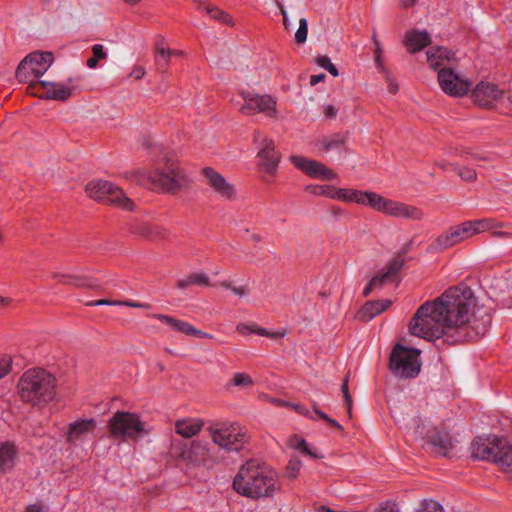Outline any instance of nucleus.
Masks as SVG:
<instances>
[{
    "instance_id": "1",
    "label": "nucleus",
    "mask_w": 512,
    "mask_h": 512,
    "mask_svg": "<svg viewBox=\"0 0 512 512\" xmlns=\"http://www.w3.org/2000/svg\"><path fill=\"white\" fill-rule=\"evenodd\" d=\"M476 308V299L468 286H455L434 301L423 303L409 322L412 335L426 339H443L449 344L476 340L491 324L490 314Z\"/></svg>"
},
{
    "instance_id": "2",
    "label": "nucleus",
    "mask_w": 512,
    "mask_h": 512,
    "mask_svg": "<svg viewBox=\"0 0 512 512\" xmlns=\"http://www.w3.org/2000/svg\"><path fill=\"white\" fill-rule=\"evenodd\" d=\"M234 490L258 500L272 496L280 489L277 473L265 464L250 460L243 464L233 480Z\"/></svg>"
},
{
    "instance_id": "3",
    "label": "nucleus",
    "mask_w": 512,
    "mask_h": 512,
    "mask_svg": "<svg viewBox=\"0 0 512 512\" xmlns=\"http://www.w3.org/2000/svg\"><path fill=\"white\" fill-rule=\"evenodd\" d=\"M18 394L22 401L32 406H42L56 395V378L42 368L29 369L20 377Z\"/></svg>"
},
{
    "instance_id": "4",
    "label": "nucleus",
    "mask_w": 512,
    "mask_h": 512,
    "mask_svg": "<svg viewBox=\"0 0 512 512\" xmlns=\"http://www.w3.org/2000/svg\"><path fill=\"white\" fill-rule=\"evenodd\" d=\"M150 154L155 157L156 168L148 175L152 187L162 192L176 193L185 184L186 178L179 165L167 158L164 148L159 144H148Z\"/></svg>"
},
{
    "instance_id": "5",
    "label": "nucleus",
    "mask_w": 512,
    "mask_h": 512,
    "mask_svg": "<svg viewBox=\"0 0 512 512\" xmlns=\"http://www.w3.org/2000/svg\"><path fill=\"white\" fill-rule=\"evenodd\" d=\"M108 430L117 440L136 441L151 432L148 424L137 413L116 411L108 421Z\"/></svg>"
},
{
    "instance_id": "6",
    "label": "nucleus",
    "mask_w": 512,
    "mask_h": 512,
    "mask_svg": "<svg viewBox=\"0 0 512 512\" xmlns=\"http://www.w3.org/2000/svg\"><path fill=\"white\" fill-rule=\"evenodd\" d=\"M419 356L420 350L397 344L390 355V369L392 373L404 379L416 377L421 368Z\"/></svg>"
},
{
    "instance_id": "7",
    "label": "nucleus",
    "mask_w": 512,
    "mask_h": 512,
    "mask_svg": "<svg viewBox=\"0 0 512 512\" xmlns=\"http://www.w3.org/2000/svg\"><path fill=\"white\" fill-rule=\"evenodd\" d=\"M209 431L216 445L230 451H240L249 439L247 430L238 423L212 426Z\"/></svg>"
},
{
    "instance_id": "8",
    "label": "nucleus",
    "mask_w": 512,
    "mask_h": 512,
    "mask_svg": "<svg viewBox=\"0 0 512 512\" xmlns=\"http://www.w3.org/2000/svg\"><path fill=\"white\" fill-rule=\"evenodd\" d=\"M87 195L97 201L110 203L125 210L133 209V202L122 189L106 180H93L86 185Z\"/></svg>"
},
{
    "instance_id": "9",
    "label": "nucleus",
    "mask_w": 512,
    "mask_h": 512,
    "mask_svg": "<svg viewBox=\"0 0 512 512\" xmlns=\"http://www.w3.org/2000/svg\"><path fill=\"white\" fill-rule=\"evenodd\" d=\"M53 60L51 52H32L18 65L16 77L20 82H32L46 73Z\"/></svg>"
},
{
    "instance_id": "10",
    "label": "nucleus",
    "mask_w": 512,
    "mask_h": 512,
    "mask_svg": "<svg viewBox=\"0 0 512 512\" xmlns=\"http://www.w3.org/2000/svg\"><path fill=\"white\" fill-rule=\"evenodd\" d=\"M373 210L394 218L421 220L424 213L418 207L392 200L377 193L374 196Z\"/></svg>"
},
{
    "instance_id": "11",
    "label": "nucleus",
    "mask_w": 512,
    "mask_h": 512,
    "mask_svg": "<svg viewBox=\"0 0 512 512\" xmlns=\"http://www.w3.org/2000/svg\"><path fill=\"white\" fill-rule=\"evenodd\" d=\"M254 142L257 145L258 167L268 175H275L279 162L281 160L280 153L276 150L274 141L259 131L254 133Z\"/></svg>"
},
{
    "instance_id": "12",
    "label": "nucleus",
    "mask_w": 512,
    "mask_h": 512,
    "mask_svg": "<svg viewBox=\"0 0 512 512\" xmlns=\"http://www.w3.org/2000/svg\"><path fill=\"white\" fill-rule=\"evenodd\" d=\"M472 233L468 222L465 221L459 225L453 226L440 234L427 248L430 253H439L447 250L469 238Z\"/></svg>"
},
{
    "instance_id": "13",
    "label": "nucleus",
    "mask_w": 512,
    "mask_h": 512,
    "mask_svg": "<svg viewBox=\"0 0 512 512\" xmlns=\"http://www.w3.org/2000/svg\"><path fill=\"white\" fill-rule=\"evenodd\" d=\"M35 84L43 89L41 98L56 101H66L82 91L78 78H69L65 82L36 81Z\"/></svg>"
},
{
    "instance_id": "14",
    "label": "nucleus",
    "mask_w": 512,
    "mask_h": 512,
    "mask_svg": "<svg viewBox=\"0 0 512 512\" xmlns=\"http://www.w3.org/2000/svg\"><path fill=\"white\" fill-rule=\"evenodd\" d=\"M244 104L239 111L244 115H253L255 113H264L269 117L276 114V100L270 95H260L253 92H241Z\"/></svg>"
},
{
    "instance_id": "15",
    "label": "nucleus",
    "mask_w": 512,
    "mask_h": 512,
    "mask_svg": "<svg viewBox=\"0 0 512 512\" xmlns=\"http://www.w3.org/2000/svg\"><path fill=\"white\" fill-rule=\"evenodd\" d=\"M170 454L187 465L196 466L205 461L207 449L202 443L197 441L191 444L174 442L171 445Z\"/></svg>"
},
{
    "instance_id": "16",
    "label": "nucleus",
    "mask_w": 512,
    "mask_h": 512,
    "mask_svg": "<svg viewBox=\"0 0 512 512\" xmlns=\"http://www.w3.org/2000/svg\"><path fill=\"white\" fill-rule=\"evenodd\" d=\"M438 82L441 89L450 96L462 97L468 93L471 82L460 77L452 68H442L438 71Z\"/></svg>"
},
{
    "instance_id": "17",
    "label": "nucleus",
    "mask_w": 512,
    "mask_h": 512,
    "mask_svg": "<svg viewBox=\"0 0 512 512\" xmlns=\"http://www.w3.org/2000/svg\"><path fill=\"white\" fill-rule=\"evenodd\" d=\"M289 159L296 168L311 178L320 180H333L337 178V174L333 170L316 160L298 155H292Z\"/></svg>"
},
{
    "instance_id": "18",
    "label": "nucleus",
    "mask_w": 512,
    "mask_h": 512,
    "mask_svg": "<svg viewBox=\"0 0 512 512\" xmlns=\"http://www.w3.org/2000/svg\"><path fill=\"white\" fill-rule=\"evenodd\" d=\"M206 185L209 186L221 199L232 200L236 197V189L224 176L212 167L202 170Z\"/></svg>"
},
{
    "instance_id": "19",
    "label": "nucleus",
    "mask_w": 512,
    "mask_h": 512,
    "mask_svg": "<svg viewBox=\"0 0 512 512\" xmlns=\"http://www.w3.org/2000/svg\"><path fill=\"white\" fill-rule=\"evenodd\" d=\"M504 439L497 436L492 438L477 437L471 445L472 454L480 460H491L496 463L498 448L503 444Z\"/></svg>"
},
{
    "instance_id": "20",
    "label": "nucleus",
    "mask_w": 512,
    "mask_h": 512,
    "mask_svg": "<svg viewBox=\"0 0 512 512\" xmlns=\"http://www.w3.org/2000/svg\"><path fill=\"white\" fill-rule=\"evenodd\" d=\"M503 95V91L495 84L480 82L472 91V98L481 107L490 108Z\"/></svg>"
},
{
    "instance_id": "21",
    "label": "nucleus",
    "mask_w": 512,
    "mask_h": 512,
    "mask_svg": "<svg viewBox=\"0 0 512 512\" xmlns=\"http://www.w3.org/2000/svg\"><path fill=\"white\" fill-rule=\"evenodd\" d=\"M374 196H377L376 192L372 191H361L357 189L348 188H336L332 199L339 200L346 203H356L365 206H369L373 209Z\"/></svg>"
},
{
    "instance_id": "22",
    "label": "nucleus",
    "mask_w": 512,
    "mask_h": 512,
    "mask_svg": "<svg viewBox=\"0 0 512 512\" xmlns=\"http://www.w3.org/2000/svg\"><path fill=\"white\" fill-rule=\"evenodd\" d=\"M405 259L401 256L393 258L386 267V270L380 272L372 278V285L382 287L386 284L395 283L398 280V274L403 268Z\"/></svg>"
},
{
    "instance_id": "23",
    "label": "nucleus",
    "mask_w": 512,
    "mask_h": 512,
    "mask_svg": "<svg viewBox=\"0 0 512 512\" xmlns=\"http://www.w3.org/2000/svg\"><path fill=\"white\" fill-rule=\"evenodd\" d=\"M97 427L94 419H78L69 424L66 435L67 442L75 443L93 433Z\"/></svg>"
},
{
    "instance_id": "24",
    "label": "nucleus",
    "mask_w": 512,
    "mask_h": 512,
    "mask_svg": "<svg viewBox=\"0 0 512 512\" xmlns=\"http://www.w3.org/2000/svg\"><path fill=\"white\" fill-rule=\"evenodd\" d=\"M426 55L429 66L434 70L448 68L454 57L451 51L441 46L431 47Z\"/></svg>"
},
{
    "instance_id": "25",
    "label": "nucleus",
    "mask_w": 512,
    "mask_h": 512,
    "mask_svg": "<svg viewBox=\"0 0 512 512\" xmlns=\"http://www.w3.org/2000/svg\"><path fill=\"white\" fill-rule=\"evenodd\" d=\"M204 422L199 418H183L175 422L176 433L184 438H192L203 428Z\"/></svg>"
},
{
    "instance_id": "26",
    "label": "nucleus",
    "mask_w": 512,
    "mask_h": 512,
    "mask_svg": "<svg viewBox=\"0 0 512 512\" xmlns=\"http://www.w3.org/2000/svg\"><path fill=\"white\" fill-rule=\"evenodd\" d=\"M17 458V449L14 443L6 441L0 443V475L10 471Z\"/></svg>"
},
{
    "instance_id": "27",
    "label": "nucleus",
    "mask_w": 512,
    "mask_h": 512,
    "mask_svg": "<svg viewBox=\"0 0 512 512\" xmlns=\"http://www.w3.org/2000/svg\"><path fill=\"white\" fill-rule=\"evenodd\" d=\"M431 42L430 36L426 31L412 30L406 33L405 45L411 53H416L428 46Z\"/></svg>"
},
{
    "instance_id": "28",
    "label": "nucleus",
    "mask_w": 512,
    "mask_h": 512,
    "mask_svg": "<svg viewBox=\"0 0 512 512\" xmlns=\"http://www.w3.org/2000/svg\"><path fill=\"white\" fill-rule=\"evenodd\" d=\"M392 304L391 300H377V301H368L366 302L361 310L359 311V317L363 321H369L373 319L378 314L387 310Z\"/></svg>"
},
{
    "instance_id": "29",
    "label": "nucleus",
    "mask_w": 512,
    "mask_h": 512,
    "mask_svg": "<svg viewBox=\"0 0 512 512\" xmlns=\"http://www.w3.org/2000/svg\"><path fill=\"white\" fill-rule=\"evenodd\" d=\"M428 443L431 445L432 450L440 455H447L452 447L451 437L447 432L435 431L428 437Z\"/></svg>"
},
{
    "instance_id": "30",
    "label": "nucleus",
    "mask_w": 512,
    "mask_h": 512,
    "mask_svg": "<svg viewBox=\"0 0 512 512\" xmlns=\"http://www.w3.org/2000/svg\"><path fill=\"white\" fill-rule=\"evenodd\" d=\"M346 136L342 133H334L324 136L316 142V147L329 151H341L345 148Z\"/></svg>"
},
{
    "instance_id": "31",
    "label": "nucleus",
    "mask_w": 512,
    "mask_h": 512,
    "mask_svg": "<svg viewBox=\"0 0 512 512\" xmlns=\"http://www.w3.org/2000/svg\"><path fill=\"white\" fill-rule=\"evenodd\" d=\"M470 227L472 237L476 234L503 227V223L493 218H483L478 220L467 221Z\"/></svg>"
},
{
    "instance_id": "32",
    "label": "nucleus",
    "mask_w": 512,
    "mask_h": 512,
    "mask_svg": "<svg viewBox=\"0 0 512 512\" xmlns=\"http://www.w3.org/2000/svg\"><path fill=\"white\" fill-rule=\"evenodd\" d=\"M54 278H60V282L63 284H68L76 287H88V288H94L98 286L95 280L93 279H86L80 276H74V275H62V274H54Z\"/></svg>"
},
{
    "instance_id": "33",
    "label": "nucleus",
    "mask_w": 512,
    "mask_h": 512,
    "mask_svg": "<svg viewBox=\"0 0 512 512\" xmlns=\"http://www.w3.org/2000/svg\"><path fill=\"white\" fill-rule=\"evenodd\" d=\"M172 329L185 335H192L200 338H212V335L196 329L190 323L179 319H176Z\"/></svg>"
},
{
    "instance_id": "34",
    "label": "nucleus",
    "mask_w": 512,
    "mask_h": 512,
    "mask_svg": "<svg viewBox=\"0 0 512 512\" xmlns=\"http://www.w3.org/2000/svg\"><path fill=\"white\" fill-rule=\"evenodd\" d=\"M107 52L102 44H95L92 46V57L87 60V66L90 69H95L100 60L107 58Z\"/></svg>"
},
{
    "instance_id": "35",
    "label": "nucleus",
    "mask_w": 512,
    "mask_h": 512,
    "mask_svg": "<svg viewBox=\"0 0 512 512\" xmlns=\"http://www.w3.org/2000/svg\"><path fill=\"white\" fill-rule=\"evenodd\" d=\"M336 190V187L329 186V185H307L305 187V191L317 195V196H326L328 198L332 199V195H334V192Z\"/></svg>"
},
{
    "instance_id": "36",
    "label": "nucleus",
    "mask_w": 512,
    "mask_h": 512,
    "mask_svg": "<svg viewBox=\"0 0 512 512\" xmlns=\"http://www.w3.org/2000/svg\"><path fill=\"white\" fill-rule=\"evenodd\" d=\"M231 384L240 388L251 387L254 385V380L249 374L238 372L233 375Z\"/></svg>"
},
{
    "instance_id": "37",
    "label": "nucleus",
    "mask_w": 512,
    "mask_h": 512,
    "mask_svg": "<svg viewBox=\"0 0 512 512\" xmlns=\"http://www.w3.org/2000/svg\"><path fill=\"white\" fill-rule=\"evenodd\" d=\"M415 512H444L442 505L432 499L423 500Z\"/></svg>"
},
{
    "instance_id": "38",
    "label": "nucleus",
    "mask_w": 512,
    "mask_h": 512,
    "mask_svg": "<svg viewBox=\"0 0 512 512\" xmlns=\"http://www.w3.org/2000/svg\"><path fill=\"white\" fill-rule=\"evenodd\" d=\"M206 12L209 14V16L221 23H224V24H231L232 23V20H231V17L229 14H227L226 12L222 11V10H219L218 8L216 7H210V6H207L206 7Z\"/></svg>"
},
{
    "instance_id": "39",
    "label": "nucleus",
    "mask_w": 512,
    "mask_h": 512,
    "mask_svg": "<svg viewBox=\"0 0 512 512\" xmlns=\"http://www.w3.org/2000/svg\"><path fill=\"white\" fill-rule=\"evenodd\" d=\"M308 21L305 18L299 20V27L295 33V41L297 44H303L307 40Z\"/></svg>"
},
{
    "instance_id": "40",
    "label": "nucleus",
    "mask_w": 512,
    "mask_h": 512,
    "mask_svg": "<svg viewBox=\"0 0 512 512\" xmlns=\"http://www.w3.org/2000/svg\"><path fill=\"white\" fill-rule=\"evenodd\" d=\"M150 226L148 223H135L131 226V232L138 237L149 239Z\"/></svg>"
},
{
    "instance_id": "41",
    "label": "nucleus",
    "mask_w": 512,
    "mask_h": 512,
    "mask_svg": "<svg viewBox=\"0 0 512 512\" xmlns=\"http://www.w3.org/2000/svg\"><path fill=\"white\" fill-rule=\"evenodd\" d=\"M453 170H457L459 177L466 182H473L477 178V173L473 168L453 167Z\"/></svg>"
},
{
    "instance_id": "42",
    "label": "nucleus",
    "mask_w": 512,
    "mask_h": 512,
    "mask_svg": "<svg viewBox=\"0 0 512 512\" xmlns=\"http://www.w3.org/2000/svg\"><path fill=\"white\" fill-rule=\"evenodd\" d=\"M316 63L320 67H322L325 70H327L333 76H335V77L338 76V70H337L336 66L331 62L329 57H327V56H319L316 59Z\"/></svg>"
},
{
    "instance_id": "43",
    "label": "nucleus",
    "mask_w": 512,
    "mask_h": 512,
    "mask_svg": "<svg viewBox=\"0 0 512 512\" xmlns=\"http://www.w3.org/2000/svg\"><path fill=\"white\" fill-rule=\"evenodd\" d=\"M169 231L162 226L151 225L149 240H162L167 238Z\"/></svg>"
},
{
    "instance_id": "44",
    "label": "nucleus",
    "mask_w": 512,
    "mask_h": 512,
    "mask_svg": "<svg viewBox=\"0 0 512 512\" xmlns=\"http://www.w3.org/2000/svg\"><path fill=\"white\" fill-rule=\"evenodd\" d=\"M12 366V357L7 354L0 355V379L4 378L10 371Z\"/></svg>"
},
{
    "instance_id": "45",
    "label": "nucleus",
    "mask_w": 512,
    "mask_h": 512,
    "mask_svg": "<svg viewBox=\"0 0 512 512\" xmlns=\"http://www.w3.org/2000/svg\"><path fill=\"white\" fill-rule=\"evenodd\" d=\"M192 282L193 285H200V286H211L212 284L209 281V277L206 273L203 272H197L192 273Z\"/></svg>"
},
{
    "instance_id": "46",
    "label": "nucleus",
    "mask_w": 512,
    "mask_h": 512,
    "mask_svg": "<svg viewBox=\"0 0 512 512\" xmlns=\"http://www.w3.org/2000/svg\"><path fill=\"white\" fill-rule=\"evenodd\" d=\"M341 390H342L343 397H344V400H345V403L347 406V411L349 414H351L352 397H351V395L349 393V389H348V376H346L344 378L342 386H341Z\"/></svg>"
},
{
    "instance_id": "47",
    "label": "nucleus",
    "mask_w": 512,
    "mask_h": 512,
    "mask_svg": "<svg viewBox=\"0 0 512 512\" xmlns=\"http://www.w3.org/2000/svg\"><path fill=\"white\" fill-rule=\"evenodd\" d=\"M302 463L300 460L292 459L287 466V474L290 478H295L301 469Z\"/></svg>"
},
{
    "instance_id": "48",
    "label": "nucleus",
    "mask_w": 512,
    "mask_h": 512,
    "mask_svg": "<svg viewBox=\"0 0 512 512\" xmlns=\"http://www.w3.org/2000/svg\"><path fill=\"white\" fill-rule=\"evenodd\" d=\"M172 54H174V52L170 48H165V47H157L156 48V57H157V61L159 64L161 63V61L166 63L167 59Z\"/></svg>"
},
{
    "instance_id": "49",
    "label": "nucleus",
    "mask_w": 512,
    "mask_h": 512,
    "mask_svg": "<svg viewBox=\"0 0 512 512\" xmlns=\"http://www.w3.org/2000/svg\"><path fill=\"white\" fill-rule=\"evenodd\" d=\"M152 317L159 320L161 323L170 326L171 328H173L176 321V318L165 314H153Z\"/></svg>"
},
{
    "instance_id": "50",
    "label": "nucleus",
    "mask_w": 512,
    "mask_h": 512,
    "mask_svg": "<svg viewBox=\"0 0 512 512\" xmlns=\"http://www.w3.org/2000/svg\"><path fill=\"white\" fill-rule=\"evenodd\" d=\"M275 4L280 9V12L283 16V25H284L285 29L288 30L289 29V20H288L286 9H285L284 5L282 4V2H280L279 0H275Z\"/></svg>"
},
{
    "instance_id": "51",
    "label": "nucleus",
    "mask_w": 512,
    "mask_h": 512,
    "mask_svg": "<svg viewBox=\"0 0 512 512\" xmlns=\"http://www.w3.org/2000/svg\"><path fill=\"white\" fill-rule=\"evenodd\" d=\"M118 304H120V300L112 301V300H108V299H100V300H95V301H91V302L87 303V305H89V306L118 305Z\"/></svg>"
},
{
    "instance_id": "52",
    "label": "nucleus",
    "mask_w": 512,
    "mask_h": 512,
    "mask_svg": "<svg viewBox=\"0 0 512 512\" xmlns=\"http://www.w3.org/2000/svg\"><path fill=\"white\" fill-rule=\"evenodd\" d=\"M377 512H399V510L396 504L386 502L378 508Z\"/></svg>"
},
{
    "instance_id": "53",
    "label": "nucleus",
    "mask_w": 512,
    "mask_h": 512,
    "mask_svg": "<svg viewBox=\"0 0 512 512\" xmlns=\"http://www.w3.org/2000/svg\"><path fill=\"white\" fill-rule=\"evenodd\" d=\"M297 448L300 449L303 453H305V454H307L309 456L318 457V455H316L315 453H313L309 449V447H308V445H307V443H306V441L304 439H300L298 441Z\"/></svg>"
},
{
    "instance_id": "54",
    "label": "nucleus",
    "mask_w": 512,
    "mask_h": 512,
    "mask_svg": "<svg viewBox=\"0 0 512 512\" xmlns=\"http://www.w3.org/2000/svg\"><path fill=\"white\" fill-rule=\"evenodd\" d=\"M237 331L243 335H249L255 333V326H249L246 324H238L236 327Z\"/></svg>"
},
{
    "instance_id": "55",
    "label": "nucleus",
    "mask_w": 512,
    "mask_h": 512,
    "mask_svg": "<svg viewBox=\"0 0 512 512\" xmlns=\"http://www.w3.org/2000/svg\"><path fill=\"white\" fill-rule=\"evenodd\" d=\"M118 306H127V307H133V308H149V304L145 303H139V302H133V301H120V304Z\"/></svg>"
},
{
    "instance_id": "56",
    "label": "nucleus",
    "mask_w": 512,
    "mask_h": 512,
    "mask_svg": "<svg viewBox=\"0 0 512 512\" xmlns=\"http://www.w3.org/2000/svg\"><path fill=\"white\" fill-rule=\"evenodd\" d=\"M295 409L299 414L306 416L312 420H316L315 416L313 415V410L310 411L308 408L301 405H296Z\"/></svg>"
},
{
    "instance_id": "57",
    "label": "nucleus",
    "mask_w": 512,
    "mask_h": 512,
    "mask_svg": "<svg viewBox=\"0 0 512 512\" xmlns=\"http://www.w3.org/2000/svg\"><path fill=\"white\" fill-rule=\"evenodd\" d=\"M255 334H258V335H261V336H266V337H271V338H277V337H280L282 336L283 334H280V333H270L267 329L265 328H259L257 326H255Z\"/></svg>"
},
{
    "instance_id": "58",
    "label": "nucleus",
    "mask_w": 512,
    "mask_h": 512,
    "mask_svg": "<svg viewBox=\"0 0 512 512\" xmlns=\"http://www.w3.org/2000/svg\"><path fill=\"white\" fill-rule=\"evenodd\" d=\"M337 109L333 105H326L324 106L323 113L326 118L333 119L337 115Z\"/></svg>"
},
{
    "instance_id": "59",
    "label": "nucleus",
    "mask_w": 512,
    "mask_h": 512,
    "mask_svg": "<svg viewBox=\"0 0 512 512\" xmlns=\"http://www.w3.org/2000/svg\"><path fill=\"white\" fill-rule=\"evenodd\" d=\"M193 285L191 274L186 278L180 279L177 281V287L179 289H186L187 287Z\"/></svg>"
},
{
    "instance_id": "60",
    "label": "nucleus",
    "mask_w": 512,
    "mask_h": 512,
    "mask_svg": "<svg viewBox=\"0 0 512 512\" xmlns=\"http://www.w3.org/2000/svg\"><path fill=\"white\" fill-rule=\"evenodd\" d=\"M130 75H131L133 78H135V79L139 80V79H141V78H143V77H144V75H145V69H144L143 67H141V66H136V67H134V68L132 69V71H131Z\"/></svg>"
},
{
    "instance_id": "61",
    "label": "nucleus",
    "mask_w": 512,
    "mask_h": 512,
    "mask_svg": "<svg viewBox=\"0 0 512 512\" xmlns=\"http://www.w3.org/2000/svg\"><path fill=\"white\" fill-rule=\"evenodd\" d=\"M231 292L239 297H243L248 294V289L245 286H232Z\"/></svg>"
},
{
    "instance_id": "62",
    "label": "nucleus",
    "mask_w": 512,
    "mask_h": 512,
    "mask_svg": "<svg viewBox=\"0 0 512 512\" xmlns=\"http://www.w3.org/2000/svg\"><path fill=\"white\" fill-rule=\"evenodd\" d=\"M324 79H325V74L321 73V74L312 75L310 77V84L312 86L317 85L318 83L324 81Z\"/></svg>"
},
{
    "instance_id": "63",
    "label": "nucleus",
    "mask_w": 512,
    "mask_h": 512,
    "mask_svg": "<svg viewBox=\"0 0 512 512\" xmlns=\"http://www.w3.org/2000/svg\"><path fill=\"white\" fill-rule=\"evenodd\" d=\"M211 286H213L215 288L222 287V288L231 290L233 285H232L231 281L223 280V281H220V282H217V283H213Z\"/></svg>"
},
{
    "instance_id": "64",
    "label": "nucleus",
    "mask_w": 512,
    "mask_h": 512,
    "mask_svg": "<svg viewBox=\"0 0 512 512\" xmlns=\"http://www.w3.org/2000/svg\"><path fill=\"white\" fill-rule=\"evenodd\" d=\"M313 415L315 416V418H316V417H318V418L323 419V420H325V421L328 419V415H327V414H325L324 412H322V411L317 407V405H314V406H313Z\"/></svg>"
}]
</instances>
